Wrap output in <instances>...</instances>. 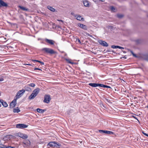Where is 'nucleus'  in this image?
Listing matches in <instances>:
<instances>
[{
  "label": "nucleus",
  "mask_w": 148,
  "mask_h": 148,
  "mask_svg": "<svg viewBox=\"0 0 148 148\" xmlns=\"http://www.w3.org/2000/svg\"><path fill=\"white\" fill-rule=\"evenodd\" d=\"M51 99V98L50 95H47V103H48L49 102Z\"/></svg>",
  "instance_id": "obj_21"
},
{
  "label": "nucleus",
  "mask_w": 148,
  "mask_h": 148,
  "mask_svg": "<svg viewBox=\"0 0 148 148\" xmlns=\"http://www.w3.org/2000/svg\"><path fill=\"white\" fill-rule=\"evenodd\" d=\"M43 41H44L46 42V39H45Z\"/></svg>",
  "instance_id": "obj_52"
},
{
  "label": "nucleus",
  "mask_w": 148,
  "mask_h": 148,
  "mask_svg": "<svg viewBox=\"0 0 148 148\" xmlns=\"http://www.w3.org/2000/svg\"><path fill=\"white\" fill-rule=\"evenodd\" d=\"M147 108H148V106H147Z\"/></svg>",
  "instance_id": "obj_62"
},
{
  "label": "nucleus",
  "mask_w": 148,
  "mask_h": 148,
  "mask_svg": "<svg viewBox=\"0 0 148 148\" xmlns=\"http://www.w3.org/2000/svg\"><path fill=\"white\" fill-rule=\"evenodd\" d=\"M98 42L101 45L103 46L107 47L108 46V43L105 41L99 40L98 41Z\"/></svg>",
  "instance_id": "obj_9"
},
{
  "label": "nucleus",
  "mask_w": 148,
  "mask_h": 148,
  "mask_svg": "<svg viewBox=\"0 0 148 148\" xmlns=\"http://www.w3.org/2000/svg\"><path fill=\"white\" fill-rule=\"evenodd\" d=\"M123 58L125 59H126L127 58V57H126V56H125L124 57H122L121 58Z\"/></svg>",
  "instance_id": "obj_45"
},
{
  "label": "nucleus",
  "mask_w": 148,
  "mask_h": 148,
  "mask_svg": "<svg viewBox=\"0 0 148 148\" xmlns=\"http://www.w3.org/2000/svg\"><path fill=\"white\" fill-rule=\"evenodd\" d=\"M43 50H44L45 52H46V48H44L42 49Z\"/></svg>",
  "instance_id": "obj_48"
},
{
  "label": "nucleus",
  "mask_w": 148,
  "mask_h": 148,
  "mask_svg": "<svg viewBox=\"0 0 148 148\" xmlns=\"http://www.w3.org/2000/svg\"><path fill=\"white\" fill-rule=\"evenodd\" d=\"M41 42V43H43V42Z\"/></svg>",
  "instance_id": "obj_58"
},
{
  "label": "nucleus",
  "mask_w": 148,
  "mask_h": 148,
  "mask_svg": "<svg viewBox=\"0 0 148 148\" xmlns=\"http://www.w3.org/2000/svg\"><path fill=\"white\" fill-rule=\"evenodd\" d=\"M51 121V120H49V121H48L47 122H50Z\"/></svg>",
  "instance_id": "obj_53"
},
{
  "label": "nucleus",
  "mask_w": 148,
  "mask_h": 148,
  "mask_svg": "<svg viewBox=\"0 0 148 148\" xmlns=\"http://www.w3.org/2000/svg\"><path fill=\"white\" fill-rule=\"evenodd\" d=\"M5 148H15V147H14L8 146H7V147H6Z\"/></svg>",
  "instance_id": "obj_39"
},
{
  "label": "nucleus",
  "mask_w": 148,
  "mask_h": 148,
  "mask_svg": "<svg viewBox=\"0 0 148 148\" xmlns=\"http://www.w3.org/2000/svg\"><path fill=\"white\" fill-rule=\"evenodd\" d=\"M106 101L107 102H109V101H110V100L108 99H106Z\"/></svg>",
  "instance_id": "obj_44"
},
{
  "label": "nucleus",
  "mask_w": 148,
  "mask_h": 148,
  "mask_svg": "<svg viewBox=\"0 0 148 148\" xmlns=\"http://www.w3.org/2000/svg\"><path fill=\"white\" fill-rule=\"evenodd\" d=\"M36 110L38 112L41 113H43L44 112L46 111V109L43 110V109H40L39 108H38L36 109Z\"/></svg>",
  "instance_id": "obj_17"
},
{
  "label": "nucleus",
  "mask_w": 148,
  "mask_h": 148,
  "mask_svg": "<svg viewBox=\"0 0 148 148\" xmlns=\"http://www.w3.org/2000/svg\"><path fill=\"white\" fill-rule=\"evenodd\" d=\"M26 90L27 91H29V89H27H27H26Z\"/></svg>",
  "instance_id": "obj_55"
},
{
  "label": "nucleus",
  "mask_w": 148,
  "mask_h": 148,
  "mask_svg": "<svg viewBox=\"0 0 148 148\" xmlns=\"http://www.w3.org/2000/svg\"><path fill=\"white\" fill-rule=\"evenodd\" d=\"M8 6V5L7 3L5 2L2 0H0V7H7Z\"/></svg>",
  "instance_id": "obj_11"
},
{
  "label": "nucleus",
  "mask_w": 148,
  "mask_h": 148,
  "mask_svg": "<svg viewBox=\"0 0 148 148\" xmlns=\"http://www.w3.org/2000/svg\"><path fill=\"white\" fill-rule=\"evenodd\" d=\"M111 47L112 48H114V49L119 48V49H124V48L123 47L119 46L112 45L111 46Z\"/></svg>",
  "instance_id": "obj_19"
},
{
  "label": "nucleus",
  "mask_w": 148,
  "mask_h": 148,
  "mask_svg": "<svg viewBox=\"0 0 148 148\" xmlns=\"http://www.w3.org/2000/svg\"><path fill=\"white\" fill-rule=\"evenodd\" d=\"M110 9L111 10H115V9L113 6H112L110 7Z\"/></svg>",
  "instance_id": "obj_37"
},
{
  "label": "nucleus",
  "mask_w": 148,
  "mask_h": 148,
  "mask_svg": "<svg viewBox=\"0 0 148 148\" xmlns=\"http://www.w3.org/2000/svg\"><path fill=\"white\" fill-rule=\"evenodd\" d=\"M34 70H41L40 69H39V68H35L34 69Z\"/></svg>",
  "instance_id": "obj_43"
},
{
  "label": "nucleus",
  "mask_w": 148,
  "mask_h": 148,
  "mask_svg": "<svg viewBox=\"0 0 148 148\" xmlns=\"http://www.w3.org/2000/svg\"><path fill=\"white\" fill-rule=\"evenodd\" d=\"M101 87H103V88H111V87L109 86H107L106 85H105L104 84H101Z\"/></svg>",
  "instance_id": "obj_24"
},
{
  "label": "nucleus",
  "mask_w": 148,
  "mask_h": 148,
  "mask_svg": "<svg viewBox=\"0 0 148 148\" xmlns=\"http://www.w3.org/2000/svg\"><path fill=\"white\" fill-rule=\"evenodd\" d=\"M18 7L23 10L26 11H29V10L28 8L23 6L19 5Z\"/></svg>",
  "instance_id": "obj_16"
},
{
  "label": "nucleus",
  "mask_w": 148,
  "mask_h": 148,
  "mask_svg": "<svg viewBox=\"0 0 148 148\" xmlns=\"http://www.w3.org/2000/svg\"><path fill=\"white\" fill-rule=\"evenodd\" d=\"M12 137V136L10 135H8L6 136H5L3 138L2 140L4 142H6V141H8L10 140Z\"/></svg>",
  "instance_id": "obj_7"
},
{
  "label": "nucleus",
  "mask_w": 148,
  "mask_h": 148,
  "mask_svg": "<svg viewBox=\"0 0 148 148\" xmlns=\"http://www.w3.org/2000/svg\"><path fill=\"white\" fill-rule=\"evenodd\" d=\"M57 53V52L51 48H47V54H49L51 56H52Z\"/></svg>",
  "instance_id": "obj_3"
},
{
  "label": "nucleus",
  "mask_w": 148,
  "mask_h": 148,
  "mask_svg": "<svg viewBox=\"0 0 148 148\" xmlns=\"http://www.w3.org/2000/svg\"><path fill=\"white\" fill-rule=\"evenodd\" d=\"M3 80V78H1L0 79V82L2 81Z\"/></svg>",
  "instance_id": "obj_46"
},
{
  "label": "nucleus",
  "mask_w": 148,
  "mask_h": 148,
  "mask_svg": "<svg viewBox=\"0 0 148 148\" xmlns=\"http://www.w3.org/2000/svg\"><path fill=\"white\" fill-rule=\"evenodd\" d=\"M144 59L145 60L148 61V55H146L144 56Z\"/></svg>",
  "instance_id": "obj_28"
},
{
  "label": "nucleus",
  "mask_w": 148,
  "mask_h": 148,
  "mask_svg": "<svg viewBox=\"0 0 148 148\" xmlns=\"http://www.w3.org/2000/svg\"><path fill=\"white\" fill-rule=\"evenodd\" d=\"M76 41H77L79 43L81 44V42H80V40L79 38H77L76 39Z\"/></svg>",
  "instance_id": "obj_36"
},
{
  "label": "nucleus",
  "mask_w": 148,
  "mask_h": 148,
  "mask_svg": "<svg viewBox=\"0 0 148 148\" xmlns=\"http://www.w3.org/2000/svg\"><path fill=\"white\" fill-rule=\"evenodd\" d=\"M20 111V110L19 109V108L17 107L14 108L13 109V112H14L18 113Z\"/></svg>",
  "instance_id": "obj_20"
},
{
  "label": "nucleus",
  "mask_w": 148,
  "mask_h": 148,
  "mask_svg": "<svg viewBox=\"0 0 148 148\" xmlns=\"http://www.w3.org/2000/svg\"><path fill=\"white\" fill-rule=\"evenodd\" d=\"M147 17H148V14L147 15Z\"/></svg>",
  "instance_id": "obj_59"
},
{
  "label": "nucleus",
  "mask_w": 148,
  "mask_h": 148,
  "mask_svg": "<svg viewBox=\"0 0 148 148\" xmlns=\"http://www.w3.org/2000/svg\"><path fill=\"white\" fill-rule=\"evenodd\" d=\"M117 17L119 18H121L123 17V15L122 14H117Z\"/></svg>",
  "instance_id": "obj_31"
},
{
  "label": "nucleus",
  "mask_w": 148,
  "mask_h": 148,
  "mask_svg": "<svg viewBox=\"0 0 148 148\" xmlns=\"http://www.w3.org/2000/svg\"><path fill=\"white\" fill-rule=\"evenodd\" d=\"M17 134L18 136L24 139H26L28 138V136L26 135L23 134L18 133Z\"/></svg>",
  "instance_id": "obj_12"
},
{
  "label": "nucleus",
  "mask_w": 148,
  "mask_h": 148,
  "mask_svg": "<svg viewBox=\"0 0 148 148\" xmlns=\"http://www.w3.org/2000/svg\"><path fill=\"white\" fill-rule=\"evenodd\" d=\"M7 143L6 142H4L2 139L0 140V148H5L8 145L7 144Z\"/></svg>",
  "instance_id": "obj_5"
},
{
  "label": "nucleus",
  "mask_w": 148,
  "mask_h": 148,
  "mask_svg": "<svg viewBox=\"0 0 148 148\" xmlns=\"http://www.w3.org/2000/svg\"><path fill=\"white\" fill-rule=\"evenodd\" d=\"M61 146V145L59 143H57L55 142H49L47 145V146H49L51 147H58Z\"/></svg>",
  "instance_id": "obj_2"
},
{
  "label": "nucleus",
  "mask_w": 148,
  "mask_h": 148,
  "mask_svg": "<svg viewBox=\"0 0 148 148\" xmlns=\"http://www.w3.org/2000/svg\"><path fill=\"white\" fill-rule=\"evenodd\" d=\"M71 14L73 15V14H74V13H73V12H71Z\"/></svg>",
  "instance_id": "obj_51"
},
{
  "label": "nucleus",
  "mask_w": 148,
  "mask_h": 148,
  "mask_svg": "<svg viewBox=\"0 0 148 148\" xmlns=\"http://www.w3.org/2000/svg\"><path fill=\"white\" fill-rule=\"evenodd\" d=\"M15 105H15V104H14V103H12V104H11V103L10 104V108H13L15 106Z\"/></svg>",
  "instance_id": "obj_29"
},
{
  "label": "nucleus",
  "mask_w": 148,
  "mask_h": 148,
  "mask_svg": "<svg viewBox=\"0 0 148 148\" xmlns=\"http://www.w3.org/2000/svg\"><path fill=\"white\" fill-rule=\"evenodd\" d=\"M75 17H77V19L78 20L81 21H84V18H82L81 16L80 15H76Z\"/></svg>",
  "instance_id": "obj_15"
},
{
  "label": "nucleus",
  "mask_w": 148,
  "mask_h": 148,
  "mask_svg": "<svg viewBox=\"0 0 148 148\" xmlns=\"http://www.w3.org/2000/svg\"><path fill=\"white\" fill-rule=\"evenodd\" d=\"M40 91V89L38 88L34 89L32 94L29 97V99L30 100L33 99L37 95Z\"/></svg>",
  "instance_id": "obj_1"
},
{
  "label": "nucleus",
  "mask_w": 148,
  "mask_h": 148,
  "mask_svg": "<svg viewBox=\"0 0 148 148\" xmlns=\"http://www.w3.org/2000/svg\"><path fill=\"white\" fill-rule=\"evenodd\" d=\"M114 134V133L112 131H108L107 134Z\"/></svg>",
  "instance_id": "obj_32"
},
{
  "label": "nucleus",
  "mask_w": 148,
  "mask_h": 148,
  "mask_svg": "<svg viewBox=\"0 0 148 148\" xmlns=\"http://www.w3.org/2000/svg\"><path fill=\"white\" fill-rule=\"evenodd\" d=\"M28 125L23 124H18L16 125V127L17 128L23 129L27 127Z\"/></svg>",
  "instance_id": "obj_6"
},
{
  "label": "nucleus",
  "mask_w": 148,
  "mask_h": 148,
  "mask_svg": "<svg viewBox=\"0 0 148 148\" xmlns=\"http://www.w3.org/2000/svg\"><path fill=\"white\" fill-rule=\"evenodd\" d=\"M147 136L148 137V134H147Z\"/></svg>",
  "instance_id": "obj_60"
},
{
  "label": "nucleus",
  "mask_w": 148,
  "mask_h": 148,
  "mask_svg": "<svg viewBox=\"0 0 148 148\" xmlns=\"http://www.w3.org/2000/svg\"><path fill=\"white\" fill-rule=\"evenodd\" d=\"M1 104L0 103V108L1 107Z\"/></svg>",
  "instance_id": "obj_54"
},
{
  "label": "nucleus",
  "mask_w": 148,
  "mask_h": 148,
  "mask_svg": "<svg viewBox=\"0 0 148 148\" xmlns=\"http://www.w3.org/2000/svg\"><path fill=\"white\" fill-rule=\"evenodd\" d=\"M88 85L92 87H96L99 86L101 87V84L96 83H90L88 84Z\"/></svg>",
  "instance_id": "obj_8"
},
{
  "label": "nucleus",
  "mask_w": 148,
  "mask_h": 148,
  "mask_svg": "<svg viewBox=\"0 0 148 148\" xmlns=\"http://www.w3.org/2000/svg\"><path fill=\"white\" fill-rule=\"evenodd\" d=\"M129 51H130V52L134 57L136 58L138 57V56L136 55V54H134L132 51L131 50H129Z\"/></svg>",
  "instance_id": "obj_25"
},
{
  "label": "nucleus",
  "mask_w": 148,
  "mask_h": 148,
  "mask_svg": "<svg viewBox=\"0 0 148 148\" xmlns=\"http://www.w3.org/2000/svg\"><path fill=\"white\" fill-rule=\"evenodd\" d=\"M123 52H124V53H126V52H125V51H123Z\"/></svg>",
  "instance_id": "obj_56"
},
{
  "label": "nucleus",
  "mask_w": 148,
  "mask_h": 148,
  "mask_svg": "<svg viewBox=\"0 0 148 148\" xmlns=\"http://www.w3.org/2000/svg\"><path fill=\"white\" fill-rule=\"evenodd\" d=\"M142 133H143V134H144V135H145V136H147V134H146V133H145V132H142Z\"/></svg>",
  "instance_id": "obj_40"
},
{
  "label": "nucleus",
  "mask_w": 148,
  "mask_h": 148,
  "mask_svg": "<svg viewBox=\"0 0 148 148\" xmlns=\"http://www.w3.org/2000/svg\"><path fill=\"white\" fill-rule=\"evenodd\" d=\"M28 85L32 87H34L35 86V85L34 84L32 83H31L29 84H28Z\"/></svg>",
  "instance_id": "obj_30"
},
{
  "label": "nucleus",
  "mask_w": 148,
  "mask_h": 148,
  "mask_svg": "<svg viewBox=\"0 0 148 148\" xmlns=\"http://www.w3.org/2000/svg\"><path fill=\"white\" fill-rule=\"evenodd\" d=\"M40 63H41L42 64H44V63L43 62H40Z\"/></svg>",
  "instance_id": "obj_49"
},
{
  "label": "nucleus",
  "mask_w": 148,
  "mask_h": 148,
  "mask_svg": "<svg viewBox=\"0 0 148 148\" xmlns=\"http://www.w3.org/2000/svg\"><path fill=\"white\" fill-rule=\"evenodd\" d=\"M44 102L46 103V95H45L44 96V99L43 101Z\"/></svg>",
  "instance_id": "obj_33"
},
{
  "label": "nucleus",
  "mask_w": 148,
  "mask_h": 148,
  "mask_svg": "<svg viewBox=\"0 0 148 148\" xmlns=\"http://www.w3.org/2000/svg\"><path fill=\"white\" fill-rule=\"evenodd\" d=\"M132 117L134 118V119H137H137L136 118V116H132Z\"/></svg>",
  "instance_id": "obj_47"
},
{
  "label": "nucleus",
  "mask_w": 148,
  "mask_h": 148,
  "mask_svg": "<svg viewBox=\"0 0 148 148\" xmlns=\"http://www.w3.org/2000/svg\"><path fill=\"white\" fill-rule=\"evenodd\" d=\"M83 4L85 6L87 7H89V5L88 1L86 0H85L83 2Z\"/></svg>",
  "instance_id": "obj_18"
},
{
  "label": "nucleus",
  "mask_w": 148,
  "mask_h": 148,
  "mask_svg": "<svg viewBox=\"0 0 148 148\" xmlns=\"http://www.w3.org/2000/svg\"><path fill=\"white\" fill-rule=\"evenodd\" d=\"M55 42L53 40L47 39V44L53 45H54Z\"/></svg>",
  "instance_id": "obj_13"
},
{
  "label": "nucleus",
  "mask_w": 148,
  "mask_h": 148,
  "mask_svg": "<svg viewBox=\"0 0 148 148\" xmlns=\"http://www.w3.org/2000/svg\"><path fill=\"white\" fill-rule=\"evenodd\" d=\"M66 60L67 61V62L70 64H73L74 63L73 62H72L71 61V60L69 59H66Z\"/></svg>",
  "instance_id": "obj_23"
},
{
  "label": "nucleus",
  "mask_w": 148,
  "mask_h": 148,
  "mask_svg": "<svg viewBox=\"0 0 148 148\" xmlns=\"http://www.w3.org/2000/svg\"><path fill=\"white\" fill-rule=\"evenodd\" d=\"M4 101H3V100L2 99H0V102L2 104H2L3 103Z\"/></svg>",
  "instance_id": "obj_38"
},
{
  "label": "nucleus",
  "mask_w": 148,
  "mask_h": 148,
  "mask_svg": "<svg viewBox=\"0 0 148 148\" xmlns=\"http://www.w3.org/2000/svg\"><path fill=\"white\" fill-rule=\"evenodd\" d=\"M29 89H30V88H28Z\"/></svg>",
  "instance_id": "obj_61"
},
{
  "label": "nucleus",
  "mask_w": 148,
  "mask_h": 148,
  "mask_svg": "<svg viewBox=\"0 0 148 148\" xmlns=\"http://www.w3.org/2000/svg\"><path fill=\"white\" fill-rule=\"evenodd\" d=\"M17 99H16V98L14 99L11 102V104L14 103V104H15V105H16Z\"/></svg>",
  "instance_id": "obj_26"
},
{
  "label": "nucleus",
  "mask_w": 148,
  "mask_h": 148,
  "mask_svg": "<svg viewBox=\"0 0 148 148\" xmlns=\"http://www.w3.org/2000/svg\"><path fill=\"white\" fill-rule=\"evenodd\" d=\"M47 8L52 12H57V11L54 8L50 6L49 5L47 6Z\"/></svg>",
  "instance_id": "obj_14"
},
{
  "label": "nucleus",
  "mask_w": 148,
  "mask_h": 148,
  "mask_svg": "<svg viewBox=\"0 0 148 148\" xmlns=\"http://www.w3.org/2000/svg\"><path fill=\"white\" fill-rule=\"evenodd\" d=\"M87 34L88 36H89L90 37H92V36L91 35H90V34H89L88 33H87V34Z\"/></svg>",
  "instance_id": "obj_42"
},
{
  "label": "nucleus",
  "mask_w": 148,
  "mask_h": 148,
  "mask_svg": "<svg viewBox=\"0 0 148 148\" xmlns=\"http://www.w3.org/2000/svg\"><path fill=\"white\" fill-rule=\"evenodd\" d=\"M25 90H22L19 91L17 93L15 96L16 99L20 98L25 92Z\"/></svg>",
  "instance_id": "obj_4"
},
{
  "label": "nucleus",
  "mask_w": 148,
  "mask_h": 148,
  "mask_svg": "<svg viewBox=\"0 0 148 148\" xmlns=\"http://www.w3.org/2000/svg\"><path fill=\"white\" fill-rule=\"evenodd\" d=\"M25 65L30 66H34V64H25Z\"/></svg>",
  "instance_id": "obj_35"
},
{
  "label": "nucleus",
  "mask_w": 148,
  "mask_h": 148,
  "mask_svg": "<svg viewBox=\"0 0 148 148\" xmlns=\"http://www.w3.org/2000/svg\"><path fill=\"white\" fill-rule=\"evenodd\" d=\"M111 51L112 52V53H115V52H114V51H113V50H112V51Z\"/></svg>",
  "instance_id": "obj_50"
},
{
  "label": "nucleus",
  "mask_w": 148,
  "mask_h": 148,
  "mask_svg": "<svg viewBox=\"0 0 148 148\" xmlns=\"http://www.w3.org/2000/svg\"><path fill=\"white\" fill-rule=\"evenodd\" d=\"M32 61H33V62H39V63H40V62H41L40 61H39L38 60H32Z\"/></svg>",
  "instance_id": "obj_34"
},
{
  "label": "nucleus",
  "mask_w": 148,
  "mask_h": 148,
  "mask_svg": "<svg viewBox=\"0 0 148 148\" xmlns=\"http://www.w3.org/2000/svg\"><path fill=\"white\" fill-rule=\"evenodd\" d=\"M1 93L0 92V96H1Z\"/></svg>",
  "instance_id": "obj_57"
},
{
  "label": "nucleus",
  "mask_w": 148,
  "mask_h": 148,
  "mask_svg": "<svg viewBox=\"0 0 148 148\" xmlns=\"http://www.w3.org/2000/svg\"><path fill=\"white\" fill-rule=\"evenodd\" d=\"M77 25L79 27L84 30H87V26L84 24L79 23Z\"/></svg>",
  "instance_id": "obj_10"
},
{
  "label": "nucleus",
  "mask_w": 148,
  "mask_h": 148,
  "mask_svg": "<svg viewBox=\"0 0 148 148\" xmlns=\"http://www.w3.org/2000/svg\"><path fill=\"white\" fill-rule=\"evenodd\" d=\"M99 132L100 133L107 134L108 131L99 130Z\"/></svg>",
  "instance_id": "obj_22"
},
{
  "label": "nucleus",
  "mask_w": 148,
  "mask_h": 148,
  "mask_svg": "<svg viewBox=\"0 0 148 148\" xmlns=\"http://www.w3.org/2000/svg\"><path fill=\"white\" fill-rule=\"evenodd\" d=\"M58 20V21H61V22H62V24H61V23H60V24H62L63 23V21L62 20Z\"/></svg>",
  "instance_id": "obj_41"
},
{
  "label": "nucleus",
  "mask_w": 148,
  "mask_h": 148,
  "mask_svg": "<svg viewBox=\"0 0 148 148\" xmlns=\"http://www.w3.org/2000/svg\"><path fill=\"white\" fill-rule=\"evenodd\" d=\"M3 106L4 107H7L8 106V105L6 102L4 101L3 104H2Z\"/></svg>",
  "instance_id": "obj_27"
}]
</instances>
